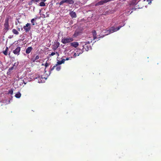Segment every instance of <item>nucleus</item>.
<instances>
[{
  "mask_svg": "<svg viewBox=\"0 0 161 161\" xmlns=\"http://www.w3.org/2000/svg\"><path fill=\"white\" fill-rule=\"evenodd\" d=\"M23 28L25 31V32H29L31 29V24L27 23L25 25L23 26Z\"/></svg>",
  "mask_w": 161,
  "mask_h": 161,
  "instance_id": "nucleus-5",
  "label": "nucleus"
},
{
  "mask_svg": "<svg viewBox=\"0 0 161 161\" xmlns=\"http://www.w3.org/2000/svg\"><path fill=\"white\" fill-rule=\"evenodd\" d=\"M49 65V64L47 62H46L45 64V66L46 67V68Z\"/></svg>",
  "mask_w": 161,
  "mask_h": 161,
  "instance_id": "nucleus-28",
  "label": "nucleus"
},
{
  "mask_svg": "<svg viewBox=\"0 0 161 161\" xmlns=\"http://www.w3.org/2000/svg\"><path fill=\"white\" fill-rule=\"evenodd\" d=\"M89 42H86L84 45H83L82 46V49L84 51L85 49V51H88L89 49L90 48V46L89 45Z\"/></svg>",
  "mask_w": 161,
  "mask_h": 161,
  "instance_id": "nucleus-4",
  "label": "nucleus"
},
{
  "mask_svg": "<svg viewBox=\"0 0 161 161\" xmlns=\"http://www.w3.org/2000/svg\"><path fill=\"white\" fill-rule=\"evenodd\" d=\"M37 19V18L36 17L31 19V22L33 25H35V21Z\"/></svg>",
  "mask_w": 161,
  "mask_h": 161,
  "instance_id": "nucleus-15",
  "label": "nucleus"
},
{
  "mask_svg": "<svg viewBox=\"0 0 161 161\" xmlns=\"http://www.w3.org/2000/svg\"><path fill=\"white\" fill-rule=\"evenodd\" d=\"M56 67V64L55 65L53 66V67L51 68V67L50 68V71H52L53 70V69L55 68Z\"/></svg>",
  "mask_w": 161,
  "mask_h": 161,
  "instance_id": "nucleus-23",
  "label": "nucleus"
},
{
  "mask_svg": "<svg viewBox=\"0 0 161 161\" xmlns=\"http://www.w3.org/2000/svg\"><path fill=\"white\" fill-rule=\"evenodd\" d=\"M9 19L8 18H6L5 20V23L4 24V31L7 32L9 29Z\"/></svg>",
  "mask_w": 161,
  "mask_h": 161,
  "instance_id": "nucleus-1",
  "label": "nucleus"
},
{
  "mask_svg": "<svg viewBox=\"0 0 161 161\" xmlns=\"http://www.w3.org/2000/svg\"><path fill=\"white\" fill-rule=\"evenodd\" d=\"M18 30L19 31H20V28H18Z\"/></svg>",
  "mask_w": 161,
  "mask_h": 161,
  "instance_id": "nucleus-37",
  "label": "nucleus"
},
{
  "mask_svg": "<svg viewBox=\"0 0 161 161\" xmlns=\"http://www.w3.org/2000/svg\"><path fill=\"white\" fill-rule=\"evenodd\" d=\"M55 53L54 52H52L51 53V54L50 55V56H53L54 55H55Z\"/></svg>",
  "mask_w": 161,
  "mask_h": 161,
  "instance_id": "nucleus-33",
  "label": "nucleus"
},
{
  "mask_svg": "<svg viewBox=\"0 0 161 161\" xmlns=\"http://www.w3.org/2000/svg\"><path fill=\"white\" fill-rule=\"evenodd\" d=\"M92 35L93 36V39L95 40V39H96L97 38V36H96L97 33H96V31H95V30L93 31H92Z\"/></svg>",
  "mask_w": 161,
  "mask_h": 161,
  "instance_id": "nucleus-12",
  "label": "nucleus"
},
{
  "mask_svg": "<svg viewBox=\"0 0 161 161\" xmlns=\"http://www.w3.org/2000/svg\"><path fill=\"white\" fill-rule=\"evenodd\" d=\"M84 52V50L82 49H78L76 51V52L78 53V54L79 55L80 54H82Z\"/></svg>",
  "mask_w": 161,
  "mask_h": 161,
  "instance_id": "nucleus-16",
  "label": "nucleus"
},
{
  "mask_svg": "<svg viewBox=\"0 0 161 161\" xmlns=\"http://www.w3.org/2000/svg\"><path fill=\"white\" fill-rule=\"evenodd\" d=\"M74 40L72 38H64L62 39V42L63 44H66L69 43H70Z\"/></svg>",
  "mask_w": 161,
  "mask_h": 161,
  "instance_id": "nucleus-2",
  "label": "nucleus"
},
{
  "mask_svg": "<svg viewBox=\"0 0 161 161\" xmlns=\"http://www.w3.org/2000/svg\"><path fill=\"white\" fill-rule=\"evenodd\" d=\"M79 32H78L75 31L73 35L74 37H77L79 35Z\"/></svg>",
  "mask_w": 161,
  "mask_h": 161,
  "instance_id": "nucleus-21",
  "label": "nucleus"
},
{
  "mask_svg": "<svg viewBox=\"0 0 161 161\" xmlns=\"http://www.w3.org/2000/svg\"><path fill=\"white\" fill-rule=\"evenodd\" d=\"M21 96V94L20 92H18L15 95V97L17 98H19Z\"/></svg>",
  "mask_w": 161,
  "mask_h": 161,
  "instance_id": "nucleus-18",
  "label": "nucleus"
},
{
  "mask_svg": "<svg viewBox=\"0 0 161 161\" xmlns=\"http://www.w3.org/2000/svg\"><path fill=\"white\" fill-rule=\"evenodd\" d=\"M31 61H32L33 62H35L36 60L35 59V58H32L31 59Z\"/></svg>",
  "mask_w": 161,
  "mask_h": 161,
  "instance_id": "nucleus-31",
  "label": "nucleus"
},
{
  "mask_svg": "<svg viewBox=\"0 0 161 161\" xmlns=\"http://www.w3.org/2000/svg\"><path fill=\"white\" fill-rule=\"evenodd\" d=\"M42 65H44V64H42Z\"/></svg>",
  "mask_w": 161,
  "mask_h": 161,
  "instance_id": "nucleus-40",
  "label": "nucleus"
},
{
  "mask_svg": "<svg viewBox=\"0 0 161 161\" xmlns=\"http://www.w3.org/2000/svg\"><path fill=\"white\" fill-rule=\"evenodd\" d=\"M39 5L40 6L43 7L45 6V4L44 2H41L39 3Z\"/></svg>",
  "mask_w": 161,
  "mask_h": 161,
  "instance_id": "nucleus-20",
  "label": "nucleus"
},
{
  "mask_svg": "<svg viewBox=\"0 0 161 161\" xmlns=\"http://www.w3.org/2000/svg\"><path fill=\"white\" fill-rule=\"evenodd\" d=\"M40 0H32L31 1V3H33V2H39Z\"/></svg>",
  "mask_w": 161,
  "mask_h": 161,
  "instance_id": "nucleus-24",
  "label": "nucleus"
},
{
  "mask_svg": "<svg viewBox=\"0 0 161 161\" xmlns=\"http://www.w3.org/2000/svg\"><path fill=\"white\" fill-rule=\"evenodd\" d=\"M0 3H1V0H0Z\"/></svg>",
  "mask_w": 161,
  "mask_h": 161,
  "instance_id": "nucleus-39",
  "label": "nucleus"
},
{
  "mask_svg": "<svg viewBox=\"0 0 161 161\" xmlns=\"http://www.w3.org/2000/svg\"><path fill=\"white\" fill-rule=\"evenodd\" d=\"M39 58V56L38 55H37L35 58V59L36 60L37 59H38Z\"/></svg>",
  "mask_w": 161,
  "mask_h": 161,
  "instance_id": "nucleus-30",
  "label": "nucleus"
},
{
  "mask_svg": "<svg viewBox=\"0 0 161 161\" xmlns=\"http://www.w3.org/2000/svg\"><path fill=\"white\" fill-rule=\"evenodd\" d=\"M55 69H56L57 71H59L60 70V69H61V66L60 65H56V67Z\"/></svg>",
  "mask_w": 161,
  "mask_h": 161,
  "instance_id": "nucleus-19",
  "label": "nucleus"
},
{
  "mask_svg": "<svg viewBox=\"0 0 161 161\" xmlns=\"http://www.w3.org/2000/svg\"><path fill=\"white\" fill-rule=\"evenodd\" d=\"M56 53H57V54H58V53H57V52H56Z\"/></svg>",
  "mask_w": 161,
  "mask_h": 161,
  "instance_id": "nucleus-43",
  "label": "nucleus"
},
{
  "mask_svg": "<svg viewBox=\"0 0 161 161\" xmlns=\"http://www.w3.org/2000/svg\"><path fill=\"white\" fill-rule=\"evenodd\" d=\"M65 0H62V1H61L59 4L60 5H61L62 4H63L64 3H65Z\"/></svg>",
  "mask_w": 161,
  "mask_h": 161,
  "instance_id": "nucleus-25",
  "label": "nucleus"
},
{
  "mask_svg": "<svg viewBox=\"0 0 161 161\" xmlns=\"http://www.w3.org/2000/svg\"><path fill=\"white\" fill-rule=\"evenodd\" d=\"M8 47H6V49L4 51H3V53L5 55H8Z\"/></svg>",
  "mask_w": 161,
  "mask_h": 161,
  "instance_id": "nucleus-17",
  "label": "nucleus"
},
{
  "mask_svg": "<svg viewBox=\"0 0 161 161\" xmlns=\"http://www.w3.org/2000/svg\"><path fill=\"white\" fill-rule=\"evenodd\" d=\"M72 58V57H70L69 58H67L65 59H64L65 60H68L69 59H70Z\"/></svg>",
  "mask_w": 161,
  "mask_h": 161,
  "instance_id": "nucleus-29",
  "label": "nucleus"
},
{
  "mask_svg": "<svg viewBox=\"0 0 161 161\" xmlns=\"http://www.w3.org/2000/svg\"><path fill=\"white\" fill-rule=\"evenodd\" d=\"M13 33L16 35H18L19 34V32L17 30L15 29H13L12 30Z\"/></svg>",
  "mask_w": 161,
  "mask_h": 161,
  "instance_id": "nucleus-13",
  "label": "nucleus"
},
{
  "mask_svg": "<svg viewBox=\"0 0 161 161\" xmlns=\"http://www.w3.org/2000/svg\"><path fill=\"white\" fill-rule=\"evenodd\" d=\"M74 56L75 57H76V56H79V55L78 54V53L77 52V53L76 52V53H75L74 55Z\"/></svg>",
  "mask_w": 161,
  "mask_h": 161,
  "instance_id": "nucleus-27",
  "label": "nucleus"
},
{
  "mask_svg": "<svg viewBox=\"0 0 161 161\" xmlns=\"http://www.w3.org/2000/svg\"><path fill=\"white\" fill-rule=\"evenodd\" d=\"M65 2L69 4H72L74 3V1L73 0H65Z\"/></svg>",
  "mask_w": 161,
  "mask_h": 161,
  "instance_id": "nucleus-14",
  "label": "nucleus"
},
{
  "mask_svg": "<svg viewBox=\"0 0 161 161\" xmlns=\"http://www.w3.org/2000/svg\"><path fill=\"white\" fill-rule=\"evenodd\" d=\"M21 48L19 47H17L15 50L13 51V53L15 55H19V54Z\"/></svg>",
  "mask_w": 161,
  "mask_h": 161,
  "instance_id": "nucleus-6",
  "label": "nucleus"
},
{
  "mask_svg": "<svg viewBox=\"0 0 161 161\" xmlns=\"http://www.w3.org/2000/svg\"><path fill=\"white\" fill-rule=\"evenodd\" d=\"M47 0H41V1H42V2H45Z\"/></svg>",
  "mask_w": 161,
  "mask_h": 161,
  "instance_id": "nucleus-35",
  "label": "nucleus"
},
{
  "mask_svg": "<svg viewBox=\"0 0 161 161\" xmlns=\"http://www.w3.org/2000/svg\"><path fill=\"white\" fill-rule=\"evenodd\" d=\"M122 26H120L117 27L116 28H115V27L114 26L111 27L110 28L109 30V34L113 33L119 30L122 27Z\"/></svg>",
  "mask_w": 161,
  "mask_h": 161,
  "instance_id": "nucleus-3",
  "label": "nucleus"
},
{
  "mask_svg": "<svg viewBox=\"0 0 161 161\" xmlns=\"http://www.w3.org/2000/svg\"><path fill=\"white\" fill-rule=\"evenodd\" d=\"M13 93V91L12 90H10L8 91V94L11 95H12Z\"/></svg>",
  "mask_w": 161,
  "mask_h": 161,
  "instance_id": "nucleus-26",
  "label": "nucleus"
},
{
  "mask_svg": "<svg viewBox=\"0 0 161 161\" xmlns=\"http://www.w3.org/2000/svg\"><path fill=\"white\" fill-rule=\"evenodd\" d=\"M70 45L75 48H76L79 46V43L78 42H71L70 44Z\"/></svg>",
  "mask_w": 161,
  "mask_h": 161,
  "instance_id": "nucleus-8",
  "label": "nucleus"
},
{
  "mask_svg": "<svg viewBox=\"0 0 161 161\" xmlns=\"http://www.w3.org/2000/svg\"><path fill=\"white\" fill-rule=\"evenodd\" d=\"M13 67H11V68H10L8 70L9 71H10L13 70Z\"/></svg>",
  "mask_w": 161,
  "mask_h": 161,
  "instance_id": "nucleus-34",
  "label": "nucleus"
},
{
  "mask_svg": "<svg viewBox=\"0 0 161 161\" xmlns=\"http://www.w3.org/2000/svg\"><path fill=\"white\" fill-rule=\"evenodd\" d=\"M56 53H57V54H58V53H57V52H56Z\"/></svg>",
  "mask_w": 161,
  "mask_h": 161,
  "instance_id": "nucleus-42",
  "label": "nucleus"
},
{
  "mask_svg": "<svg viewBox=\"0 0 161 161\" xmlns=\"http://www.w3.org/2000/svg\"><path fill=\"white\" fill-rule=\"evenodd\" d=\"M22 1H23L24 0H21Z\"/></svg>",
  "mask_w": 161,
  "mask_h": 161,
  "instance_id": "nucleus-41",
  "label": "nucleus"
},
{
  "mask_svg": "<svg viewBox=\"0 0 161 161\" xmlns=\"http://www.w3.org/2000/svg\"><path fill=\"white\" fill-rule=\"evenodd\" d=\"M65 61V60H64V58L62 59L61 61L58 60V62L57 63V64H56L57 65H59L64 63Z\"/></svg>",
  "mask_w": 161,
  "mask_h": 161,
  "instance_id": "nucleus-10",
  "label": "nucleus"
},
{
  "mask_svg": "<svg viewBox=\"0 0 161 161\" xmlns=\"http://www.w3.org/2000/svg\"><path fill=\"white\" fill-rule=\"evenodd\" d=\"M139 1L138 0H131L129 5L130 6H133L136 5Z\"/></svg>",
  "mask_w": 161,
  "mask_h": 161,
  "instance_id": "nucleus-7",
  "label": "nucleus"
},
{
  "mask_svg": "<svg viewBox=\"0 0 161 161\" xmlns=\"http://www.w3.org/2000/svg\"><path fill=\"white\" fill-rule=\"evenodd\" d=\"M33 49V48L31 47H28L26 50L25 53L26 54L30 53Z\"/></svg>",
  "mask_w": 161,
  "mask_h": 161,
  "instance_id": "nucleus-9",
  "label": "nucleus"
},
{
  "mask_svg": "<svg viewBox=\"0 0 161 161\" xmlns=\"http://www.w3.org/2000/svg\"><path fill=\"white\" fill-rule=\"evenodd\" d=\"M103 1L104 2V3H106L109 1H110V0H103Z\"/></svg>",
  "mask_w": 161,
  "mask_h": 161,
  "instance_id": "nucleus-32",
  "label": "nucleus"
},
{
  "mask_svg": "<svg viewBox=\"0 0 161 161\" xmlns=\"http://www.w3.org/2000/svg\"><path fill=\"white\" fill-rule=\"evenodd\" d=\"M70 15L72 18H75L76 17V15L75 12H71L70 13Z\"/></svg>",
  "mask_w": 161,
  "mask_h": 161,
  "instance_id": "nucleus-11",
  "label": "nucleus"
},
{
  "mask_svg": "<svg viewBox=\"0 0 161 161\" xmlns=\"http://www.w3.org/2000/svg\"><path fill=\"white\" fill-rule=\"evenodd\" d=\"M104 3V2L103 0L100 1L98 3V4L99 5H102Z\"/></svg>",
  "mask_w": 161,
  "mask_h": 161,
  "instance_id": "nucleus-22",
  "label": "nucleus"
},
{
  "mask_svg": "<svg viewBox=\"0 0 161 161\" xmlns=\"http://www.w3.org/2000/svg\"><path fill=\"white\" fill-rule=\"evenodd\" d=\"M10 101H8V103H10Z\"/></svg>",
  "mask_w": 161,
  "mask_h": 161,
  "instance_id": "nucleus-38",
  "label": "nucleus"
},
{
  "mask_svg": "<svg viewBox=\"0 0 161 161\" xmlns=\"http://www.w3.org/2000/svg\"><path fill=\"white\" fill-rule=\"evenodd\" d=\"M30 5H31V4H32V3H31V2H30L29 3V4Z\"/></svg>",
  "mask_w": 161,
  "mask_h": 161,
  "instance_id": "nucleus-36",
  "label": "nucleus"
}]
</instances>
